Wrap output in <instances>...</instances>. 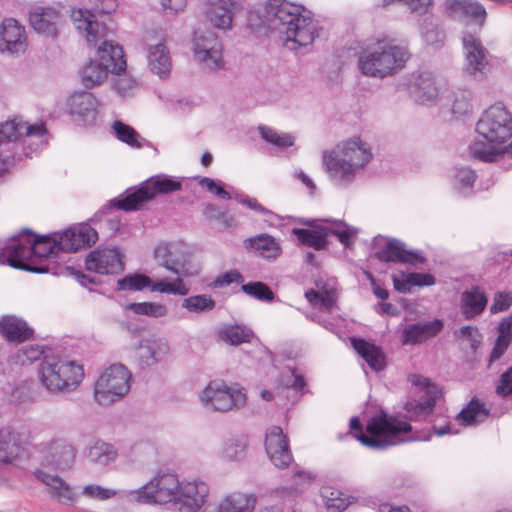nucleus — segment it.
<instances>
[{
    "instance_id": "f257e3e1",
    "label": "nucleus",
    "mask_w": 512,
    "mask_h": 512,
    "mask_svg": "<svg viewBox=\"0 0 512 512\" xmlns=\"http://www.w3.org/2000/svg\"><path fill=\"white\" fill-rule=\"evenodd\" d=\"M266 13L271 25L279 32L283 45L289 50L311 45L316 25L310 16L302 14V7L286 0H269Z\"/></svg>"
},
{
    "instance_id": "f03ea898",
    "label": "nucleus",
    "mask_w": 512,
    "mask_h": 512,
    "mask_svg": "<svg viewBox=\"0 0 512 512\" xmlns=\"http://www.w3.org/2000/svg\"><path fill=\"white\" fill-rule=\"evenodd\" d=\"M57 236H37L29 229H23L19 234L10 237L3 247H0V265H9L35 273L48 272L47 267L34 266L35 258H44L58 254Z\"/></svg>"
},
{
    "instance_id": "7ed1b4c3",
    "label": "nucleus",
    "mask_w": 512,
    "mask_h": 512,
    "mask_svg": "<svg viewBox=\"0 0 512 512\" xmlns=\"http://www.w3.org/2000/svg\"><path fill=\"white\" fill-rule=\"evenodd\" d=\"M476 132L483 140L470 145L471 156L483 162L497 161L498 147L512 137V113L502 103L491 105L477 121Z\"/></svg>"
},
{
    "instance_id": "20e7f679",
    "label": "nucleus",
    "mask_w": 512,
    "mask_h": 512,
    "mask_svg": "<svg viewBox=\"0 0 512 512\" xmlns=\"http://www.w3.org/2000/svg\"><path fill=\"white\" fill-rule=\"evenodd\" d=\"M352 435L363 445L376 450H383L403 442L413 440H429L430 436H413L412 426L394 416L381 413L370 419L363 432L361 423L357 417L350 420Z\"/></svg>"
},
{
    "instance_id": "39448f33",
    "label": "nucleus",
    "mask_w": 512,
    "mask_h": 512,
    "mask_svg": "<svg viewBox=\"0 0 512 512\" xmlns=\"http://www.w3.org/2000/svg\"><path fill=\"white\" fill-rule=\"evenodd\" d=\"M372 158L370 148L360 138L337 145L324 151L322 164L330 180L338 187H347Z\"/></svg>"
},
{
    "instance_id": "423d86ee",
    "label": "nucleus",
    "mask_w": 512,
    "mask_h": 512,
    "mask_svg": "<svg viewBox=\"0 0 512 512\" xmlns=\"http://www.w3.org/2000/svg\"><path fill=\"white\" fill-rule=\"evenodd\" d=\"M409 57L410 53L403 46L378 42L375 47L361 52L358 67L366 76L384 78L401 69Z\"/></svg>"
},
{
    "instance_id": "0eeeda50",
    "label": "nucleus",
    "mask_w": 512,
    "mask_h": 512,
    "mask_svg": "<svg viewBox=\"0 0 512 512\" xmlns=\"http://www.w3.org/2000/svg\"><path fill=\"white\" fill-rule=\"evenodd\" d=\"M42 386L50 393L75 390L84 377L83 367L74 361L44 356L38 370Z\"/></svg>"
},
{
    "instance_id": "6e6552de",
    "label": "nucleus",
    "mask_w": 512,
    "mask_h": 512,
    "mask_svg": "<svg viewBox=\"0 0 512 512\" xmlns=\"http://www.w3.org/2000/svg\"><path fill=\"white\" fill-rule=\"evenodd\" d=\"M181 188L182 182L178 178L158 174L143 181L137 188L127 189L123 197L115 198L111 203L119 210L136 211L156 195L170 194Z\"/></svg>"
},
{
    "instance_id": "1a4fd4ad",
    "label": "nucleus",
    "mask_w": 512,
    "mask_h": 512,
    "mask_svg": "<svg viewBox=\"0 0 512 512\" xmlns=\"http://www.w3.org/2000/svg\"><path fill=\"white\" fill-rule=\"evenodd\" d=\"M180 484L175 474L162 473L140 488L125 492V495L144 504H164L171 501L176 504Z\"/></svg>"
},
{
    "instance_id": "9d476101",
    "label": "nucleus",
    "mask_w": 512,
    "mask_h": 512,
    "mask_svg": "<svg viewBox=\"0 0 512 512\" xmlns=\"http://www.w3.org/2000/svg\"><path fill=\"white\" fill-rule=\"evenodd\" d=\"M131 374L122 364L107 368L95 383L94 397L100 405H109L130 390Z\"/></svg>"
},
{
    "instance_id": "9b49d317",
    "label": "nucleus",
    "mask_w": 512,
    "mask_h": 512,
    "mask_svg": "<svg viewBox=\"0 0 512 512\" xmlns=\"http://www.w3.org/2000/svg\"><path fill=\"white\" fill-rule=\"evenodd\" d=\"M206 409L226 412L241 409L246 405L247 396L242 388L230 387L223 381H211L200 394Z\"/></svg>"
},
{
    "instance_id": "f8f14e48",
    "label": "nucleus",
    "mask_w": 512,
    "mask_h": 512,
    "mask_svg": "<svg viewBox=\"0 0 512 512\" xmlns=\"http://www.w3.org/2000/svg\"><path fill=\"white\" fill-rule=\"evenodd\" d=\"M38 459L41 468H51L56 471H66L70 469L76 457V450L64 438H53L49 441L37 445Z\"/></svg>"
},
{
    "instance_id": "ddd939ff",
    "label": "nucleus",
    "mask_w": 512,
    "mask_h": 512,
    "mask_svg": "<svg viewBox=\"0 0 512 512\" xmlns=\"http://www.w3.org/2000/svg\"><path fill=\"white\" fill-rule=\"evenodd\" d=\"M462 45L465 58L464 73L475 80H483L490 67L489 51L481 39L470 32L463 33Z\"/></svg>"
},
{
    "instance_id": "4468645a",
    "label": "nucleus",
    "mask_w": 512,
    "mask_h": 512,
    "mask_svg": "<svg viewBox=\"0 0 512 512\" xmlns=\"http://www.w3.org/2000/svg\"><path fill=\"white\" fill-rule=\"evenodd\" d=\"M375 257L386 263H404L415 265L424 263L425 257L415 250H407L405 244L395 238L377 236L372 241Z\"/></svg>"
},
{
    "instance_id": "2eb2a0df",
    "label": "nucleus",
    "mask_w": 512,
    "mask_h": 512,
    "mask_svg": "<svg viewBox=\"0 0 512 512\" xmlns=\"http://www.w3.org/2000/svg\"><path fill=\"white\" fill-rule=\"evenodd\" d=\"M145 288H149L152 292L178 296H186L190 291L181 278H176L171 282L165 280L152 281L148 276L136 273L125 276L117 281L118 290L141 291Z\"/></svg>"
},
{
    "instance_id": "dca6fc26",
    "label": "nucleus",
    "mask_w": 512,
    "mask_h": 512,
    "mask_svg": "<svg viewBox=\"0 0 512 512\" xmlns=\"http://www.w3.org/2000/svg\"><path fill=\"white\" fill-rule=\"evenodd\" d=\"M222 44L212 31H197L193 39L195 60L211 71L223 67Z\"/></svg>"
},
{
    "instance_id": "f3484780",
    "label": "nucleus",
    "mask_w": 512,
    "mask_h": 512,
    "mask_svg": "<svg viewBox=\"0 0 512 512\" xmlns=\"http://www.w3.org/2000/svg\"><path fill=\"white\" fill-rule=\"evenodd\" d=\"M154 258L160 266L177 275V278L190 275L186 268L190 259V252L184 243H160L154 250Z\"/></svg>"
},
{
    "instance_id": "a211bd4d",
    "label": "nucleus",
    "mask_w": 512,
    "mask_h": 512,
    "mask_svg": "<svg viewBox=\"0 0 512 512\" xmlns=\"http://www.w3.org/2000/svg\"><path fill=\"white\" fill-rule=\"evenodd\" d=\"M85 268L100 275H116L123 272L124 256L116 247H99L85 258Z\"/></svg>"
},
{
    "instance_id": "6ab92c4d",
    "label": "nucleus",
    "mask_w": 512,
    "mask_h": 512,
    "mask_svg": "<svg viewBox=\"0 0 512 512\" xmlns=\"http://www.w3.org/2000/svg\"><path fill=\"white\" fill-rule=\"evenodd\" d=\"M413 383L422 389L423 395L418 399L408 401L404 408L409 415V420L420 421L428 417L436 404L439 390L428 378L414 376Z\"/></svg>"
},
{
    "instance_id": "aec40b11",
    "label": "nucleus",
    "mask_w": 512,
    "mask_h": 512,
    "mask_svg": "<svg viewBox=\"0 0 512 512\" xmlns=\"http://www.w3.org/2000/svg\"><path fill=\"white\" fill-rule=\"evenodd\" d=\"M35 477L46 486L49 497L63 506H74L78 500V493L63 478L51 474L44 469H36Z\"/></svg>"
},
{
    "instance_id": "412c9836",
    "label": "nucleus",
    "mask_w": 512,
    "mask_h": 512,
    "mask_svg": "<svg viewBox=\"0 0 512 512\" xmlns=\"http://www.w3.org/2000/svg\"><path fill=\"white\" fill-rule=\"evenodd\" d=\"M65 21L64 15L54 7H34L29 13L31 27L47 38L56 39L60 27Z\"/></svg>"
},
{
    "instance_id": "4be33fe9",
    "label": "nucleus",
    "mask_w": 512,
    "mask_h": 512,
    "mask_svg": "<svg viewBox=\"0 0 512 512\" xmlns=\"http://www.w3.org/2000/svg\"><path fill=\"white\" fill-rule=\"evenodd\" d=\"M28 46L24 26L14 18H5L0 24V52L22 54Z\"/></svg>"
},
{
    "instance_id": "5701e85b",
    "label": "nucleus",
    "mask_w": 512,
    "mask_h": 512,
    "mask_svg": "<svg viewBox=\"0 0 512 512\" xmlns=\"http://www.w3.org/2000/svg\"><path fill=\"white\" fill-rule=\"evenodd\" d=\"M265 449L271 462L279 469L288 467L293 461L288 438L279 426H272L267 430Z\"/></svg>"
},
{
    "instance_id": "b1692460",
    "label": "nucleus",
    "mask_w": 512,
    "mask_h": 512,
    "mask_svg": "<svg viewBox=\"0 0 512 512\" xmlns=\"http://www.w3.org/2000/svg\"><path fill=\"white\" fill-rule=\"evenodd\" d=\"M58 250L76 252L86 246H91L98 240L97 231L90 225L82 224L57 233Z\"/></svg>"
},
{
    "instance_id": "393cba45",
    "label": "nucleus",
    "mask_w": 512,
    "mask_h": 512,
    "mask_svg": "<svg viewBox=\"0 0 512 512\" xmlns=\"http://www.w3.org/2000/svg\"><path fill=\"white\" fill-rule=\"evenodd\" d=\"M209 494L207 483L201 480L185 481L180 484L176 504L180 512H198Z\"/></svg>"
},
{
    "instance_id": "a878e982",
    "label": "nucleus",
    "mask_w": 512,
    "mask_h": 512,
    "mask_svg": "<svg viewBox=\"0 0 512 512\" xmlns=\"http://www.w3.org/2000/svg\"><path fill=\"white\" fill-rule=\"evenodd\" d=\"M170 352L169 344L161 338H143L135 349L141 367H150L162 361Z\"/></svg>"
},
{
    "instance_id": "bb28decb",
    "label": "nucleus",
    "mask_w": 512,
    "mask_h": 512,
    "mask_svg": "<svg viewBox=\"0 0 512 512\" xmlns=\"http://www.w3.org/2000/svg\"><path fill=\"white\" fill-rule=\"evenodd\" d=\"M243 243L248 251L267 261H275L282 254L280 241L266 233L249 237Z\"/></svg>"
},
{
    "instance_id": "cd10ccee",
    "label": "nucleus",
    "mask_w": 512,
    "mask_h": 512,
    "mask_svg": "<svg viewBox=\"0 0 512 512\" xmlns=\"http://www.w3.org/2000/svg\"><path fill=\"white\" fill-rule=\"evenodd\" d=\"M443 329V322L434 319L425 323H413L407 325L402 331L401 343L403 345H415L435 337Z\"/></svg>"
},
{
    "instance_id": "c85d7f7f",
    "label": "nucleus",
    "mask_w": 512,
    "mask_h": 512,
    "mask_svg": "<svg viewBox=\"0 0 512 512\" xmlns=\"http://www.w3.org/2000/svg\"><path fill=\"white\" fill-rule=\"evenodd\" d=\"M488 303L486 293L479 286H472L461 293L460 310L465 319H473L484 312Z\"/></svg>"
},
{
    "instance_id": "c756f323",
    "label": "nucleus",
    "mask_w": 512,
    "mask_h": 512,
    "mask_svg": "<svg viewBox=\"0 0 512 512\" xmlns=\"http://www.w3.org/2000/svg\"><path fill=\"white\" fill-rule=\"evenodd\" d=\"M70 113L77 115L85 124L93 122L97 115V99L89 92H75L68 101Z\"/></svg>"
},
{
    "instance_id": "7c9ffc66",
    "label": "nucleus",
    "mask_w": 512,
    "mask_h": 512,
    "mask_svg": "<svg viewBox=\"0 0 512 512\" xmlns=\"http://www.w3.org/2000/svg\"><path fill=\"white\" fill-rule=\"evenodd\" d=\"M99 62L111 73L120 74L126 69L124 52L120 45L104 41L97 50Z\"/></svg>"
},
{
    "instance_id": "2f4dec72",
    "label": "nucleus",
    "mask_w": 512,
    "mask_h": 512,
    "mask_svg": "<svg viewBox=\"0 0 512 512\" xmlns=\"http://www.w3.org/2000/svg\"><path fill=\"white\" fill-rule=\"evenodd\" d=\"M235 5L233 0H209L206 14L211 24L218 29H230Z\"/></svg>"
},
{
    "instance_id": "473e14b6",
    "label": "nucleus",
    "mask_w": 512,
    "mask_h": 512,
    "mask_svg": "<svg viewBox=\"0 0 512 512\" xmlns=\"http://www.w3.org/2000/svg\"><path fill=\"white\" fill-rule=\"evenodd\" d=\"M0 334L10 342H24L33 336V330L21 318L7 315L0 319Z\"/></svg>"
},
{
    "instance_id": "72a5a7b5",
    "label": "nucleus",
    "mask_w": 512,
    "mask_h": 512,
    "mask_svg": "<svg viewBox=\"0 0 512 512\" xmlns=\"http://www.w3.org/2000/svg\"><path fill=\"white\" fill-rule=\"evenodd\" d=\"M71 18L75 28L84 36L88 43L94 44L101 38L99 33L100 25L95 19V15L86 9L73 10Z\"/></svg>"
},
{
    "instance_id": "f704fd0d",
    "label": "nucleus",
    "mask_w": 512,
    "mask_h": 512,
    "mask_svg": "<svg viewBox=\"0 0 512 512\" xmlns=\"http://www.w3.org/2000/svg\"><path fill=\"white\" fill-rule=\"evenodd\" d=\"M150 71L160 78H166L171 71V58L167 47L163 43L151 45L147 54Z\"/></svg>"
},
{
    "instance_id": "c9c22d12",
    "label": "nucleus",
    "mask_w": 512,
    "mask_h": 512,
    "mask_svg": "<svg viewBox=\"0 0 512 512\" xmlns=\"http://www.w3.org/2000/svg\"><path fill=\"white\" fill-rule=\"evenodd\" d=\"M351 343L372 370L381 371L385 368V356L380 347L361 338H351Z\"/></svg>"
},
{
    "instance_id": "e433bc0d",
    "label": "nucleus",
    "mask_w": 512,
    "mask_h": 512,
    "mask_svg": "<svg viewBox=\"0 0 512 512\" xmlns=\"http://www.w3.org/2000/svg\"><path fill=\"white\" fill-rule=\"evenodd\" d=\"M256 497L253 494L233 492L218 505V512H253Z\"/></svg>"
},
{
    "instance_id": "4c0bfd02",
    "label": "nucleus",
    "mask_w": 512,
    "mask_h": 512,
    "mask_svg": "<svg viewBox=\"0 0 512 512\" xmlns=\"http://www.w3.org/2000/svg\"><path fill=\"white\" fill-rule=\"evenodd\" d=\"M318 290L310 289L305 292V298L316 309L323 312H331L337 302V294L334 288L320 287Z\"/></svg>"
},
{
    "instance_id": "58836bf2",
    "label": "nucleus",
    "mask_w": 512,
    "mask_h": 512,
    "mask_svg": "<svg viewBox=\"0 0 512 512\" xmlns=\"http://www.w3.org/2000/svg\"><path fill=\"white\" fill-rule=\"evenodd\" d=\"M21 449L18 435L8 428L0 429V462L10 463Z\"/></svg>"
},
{
    "instance_id": "ea45409f",
    "label": "nucleus",
    "mask_w": 512,
    "mask_h": 512,
    "mask_svg": "<svg viewBox=\"0 0 512 512\" xmlns=\"http://www.w3.org/2000/svg\"><path fill=\"white\" fill-rule=\"evenodd\" d=\"M489 415L485 404L477 398L471 401L459 412L457 419L465 426L483 422Z\"/></svg>"
},
{
    "instance_id": "a19ab883",
    "label": "nucleus",
    "mask_w": 512,
    "mask_h": 512,
    "mask_svg": "<svg viewBox=\"0 0 512 512\" xmlns=\"http://www.w3.org/2000/svg\"><path fill=\"white\" fill-rule=\"evenodd\" d=\"M315 476L309 472L295 466L291 477V483L282 487V493L286 495H298L304 492L314 481Z\"/></svg>"
},
{
    "instance_id": "79ce46f5",
    "label": "nucleus",
    "mask_w": 512,
    "mask_h": 512,
    "mask_svg": "<svg viewBox=\"0 0 512 512\" xmlns=\"http://www.w3.org/2000/svg\"><path fill=\"white\" fill-rule=\"evenodd\" d=\"M109 71L97 61L88 62L81 71V82L86 88L102 84L108 77Z\"/></svg>"
},
{
    "instance_id": "37998d69",
    "label": "nucleus",
    "mask_w": 512,
    "mask_h": 512,
    "mask_svg": "<svg viewBox=\"0 0 512 512\" xmlns=\"http://www.w3.org/2000/svg\"><path fill=\"white\" fill-rule=\"evenodd\" d=\"M253 337V331L241 325L226 326L219 331V338L231 345L250 343Z\"/></svg>"
},
{
    "instance_id": "c03bdc74",
    "label": "nucleus",
    "mask_w": 512,
    "mask_h": 512,
    "mask_svg": "<svg viewBox=\"0 0 512 512\" xmlns=\"http://www.w3.org/2000/svg\"><path fill=\"white\" fill-rule=\"evenodd\" d=\"M323 232L308 230L303 228L293 229V234L304 245L314 248L315 250L325 249L327 246L326 236L328 229H323Z\"/></svg>"
},
{
    "instance_id": "a18cd8bd",
    "label": "nucleus",
    "mask_w": 512,
    "mask_h": 512,
    "mask_svg": "<svg viewBox=\"0 0 512 512\" xmlns=\"http://www.w3.org/2000/svg\"><path fill=\"white\" fill-rule=\"evenodd\" d=\"M421 33L428 45L440 47L443 45L446 34L445 31L434 22L432 17H425L421 23Z\"/></svg>"
},
{
    "instance_id": "49530a36",
    "label": "nucleus",
    "mask_w": 512,
    "mask_h": 512,
    "mask_svg": "<svg viewBox=\"0 0 512 512\" xmlns=\"http://www.w3.org/2000/svg\"><path fill=\"white\" fill-rule=\"evenodd\" d=\"M215 300L207 294H199L187 297L182 301V308L192 313L209 312L215 308Z\"/></svg>"
},
{
    "instance_id": "de8ad7c7",
    "label": "nucleus",
    "mask_w": 512,
    "mask_h": 512,
    "mask_svg": "<svg viewBox=\"0 0 512 512\" xmlns=\"http://www.w3.org/2000/svg\"><path fill=\"white\" fill-rule=\"evenodd\" d=\"M116 455L114 447L102 441H96L88 452L89 459L100 465H107L116 458Z\"/></svg>"
},
{
    "instance_id": "09e8293b",
    "label": "nucleus",
    "mask_w": 512,
    "mask_h": 512,
    "mask_svg": "<svg viewBox=\"0 0 512 512\" xmlns=\"http://www.w3.org/2000/svg\"><path fill=\"white\" fill-rule=\"evenodd\" d=\"M113 129L116 137L131 147L140 148L145 141V139L142 138L133 127L124 124L121 121H115Z\"/></svg>"
},
{
    "instance_id": "8fccbe9b",
    "label": "nucleus",
    "mask_w": 512,
    "mask_h": 512,
    "mask_svg": "<svg viewBox=\"0 0 512 512\" xmlns=\"http://www.w3.org/2000/svg\"><path fill=\"white\" fill-rule=\"evenodd\" d=\"M258 130L262 139L276 147L286 148L294 144V137L289 133H278L271 127L264 125L259 126Z\"/></svg>"
},
{
    "instance_id": "3c124183",
    "label": "nucleus",
    "mask_w": 512,
    "mask_h": 512,
    "mask_svg": "<svg viewBox=\"0 0 512 512\" xmlns=\"http://www.w3.org/2000/svg\"><path fill=\"white\" fill-rule=\"evenodd\" d=\"M126 309L138 315H145L153 318L164 317L167 314V308L164 304L153 302L129 303Z\"/></svg>"
},
{
    "instance_id": "603ef678",
    "label": "nucleus",
    "mask_w": 512,
    "mask_h": 512,
    "mask_svg": "<svg viewBox=\"0 0 512 512\" xmlns=\"http://www.w3.org/2000/svg\"><path fill=\"white\" fill-rule=\"evenodd\" d=\"M23 128L25 123L21 121L10 120L0 124V144L8 145L11 141H15L23 136Z\"/></svg>"
},
{
    "instance_id": "864d4df0",
    "label": "nucleus",
    "mask_w": 512,
    "mask_h": 512,
    "mask_svg": "<svg viewBox=\"0 0 512 512\" xmlns=\"http://www.w3.org/2000/svg\"><path fill=\"white\" fill-rule=\"evenodd\" d=\"M241 290L245 294L260 301L271 302L275 298L274 292L271 290V288L267 284L260 281L243 284L241 286Z\"/></svg>"
},
{
    "instance_id": "5fc2aeb1",
    "label": "nucleus",
    "mask_w": 512,
    "mask_h": 512,
    "mask_svg": "<svg viewBox=\"0 0 512 512\" xmlns=\"http://www.w3.org/2000/svg\"><path fill=\"white\" fill-rule=\"evenodd\" d=\"M42 356H46L43 346L38 344L26 345L17 351L14 360L17 364L28 365L39 360Z\"/></svg>"
},
{
    "instance_id": "6e6d98bb",
    "label": "nucleus",
    "mask_w": 512,
    "mask_h": 512,
    "mask_svg": "<svg viewBox=\"0 0 512 512\" xmlns=\"http://www.w3.org/2000/svg\"><path fill=\"white\" fill-rule=\"evenodd\" d=\"M416 96L419 101L427 102L436 98L438 91L430 75H421L416 83Z\"/></svg>"
},
{
    "instance_id": "4d7b16f0",
    "label": "nucleus",
    "mask_w": 512,
    "mask_h": 512,
    "mask_svg": "<svg viewBox=\"0 0 512 512\" xmlns=\"http://www.w3.org/2000/svg\"><path fill=\"white\" fill-rule=\"evenodd\" d=\"M472 111L471 92L458 89L453 94L452 113L456 116H464Z\"/></svg>"
},
{
    "instance_id": "13d9d810",
    "label": "nucleus",
    "mask_w": 512,
    "mask_h": 512,
    "mask_svg": "<svg viewBox=\"0 0 512 512\" xmlns=\"http://www.w3.org/2000/svg\"><path fill=\"white\" fill-rule=\"evenodd\" d=\"M487 18L488 13L485 6L477 0H469L464 19L470 20L479 29H482L487 22Z\"/></svg>"
},
{
    "instance_id": "bf43d9fd",
    "label": "nucleus",
    "mask_w": 512,
    "mask_h": 512,
    "mask_svg": "<svg viewBox=\"0 0 512 512\" xmlns=\"http://www.w3.org/2000/svg\"><path fill=\"white\" fill-rule=\"evenodd\" d=\"M246 447L244 438H230L224 443L223 455L230 460H240L244 457Z\"/></svg>"
},
{
    "instance_id": "052dcab7",
    "label": "nucleus",
    "mask_w": 512,
    "mask_h": 512,
    "mask_svg": "<svg viewBox=\"0 0 512 512\" xmlns=\"http://www.w3.org/2000/svg\"><path fill=\"white\" fill-rule=\"evenodd\" d=\"M434 0H382L381 6L387 7L392 4H403L408 7V9L417 14H426L428 10L432 7Z\"/></svg>"
},
{
    "instance_id": "680f3d73",
    "label": "nucleus",
    "mask_w": 512,
    "mask_h": 512,
    "mask_svg": "<svg viewBox=\"0 0 512 512\" xmlns=\"http://www.w3.org/2000/svg\"><path fill=\"white\" fill-rule=\"evenodd\" d=\"M279 384L285 388H292L295 391H302L306 386V381L302 375H299L293 369L283 371L279 377Z\"/></svg>"
},
{
    "instance_id": "e2e57ef3",
    "label": "nucleus",
    "mask_w": 512,
    "mask_h": 512,
    "mask_svg": "<svg viewBox=\"0 0 512 512\" xmlns=\"http://www.w3.org/2000/svg\"><path fill=\"white\" fill-rule=\"evenodd\" d=\"M469 0H443V13L450 19H464Z\"/></svg>"
},
{
    "instance_id": "0e129e2a",
    "label": "nucleus",
    "mask_w": 512,
    "mask_h": 512,
    "mask_svg": "<svg viewBox=\"0 0 512 512\" xmlns=\"http://www.w3.org/2000/svg\"><path fill=\"white\" fill-rule=\"evenodd\" d=\"M476 180V174L469 168H457L454 183L457 190L465 194V190L472 188Z\"/></svg>"
},
{
    "instance_id": "69168bd1",
    "label": "nucleus",
    "mask_w": 512,
    "mask_h": 512,
    "mask_svg": "<svg viewBox=\"0 0 512 512\" xmlns=\"http://www.w3.org/2000/svg\"><path fill=\"white\" fill-rule=\"evenodd\" d=\"M82 494L91 499L104 501L116 496L117 492L100 485L88 484L83 487Z\"/></svg>"
},
{
    "instance_id": "338daca9",
    "label": "nucleus",
    "mask_w": 512,
    "mask_h": 512,
    "mask_svg": "<svg viewBox=\"0 0 512 512\" xmlns=\"http://www.w3.org/2000/svg\"><path fill=\"white\" fill-rule=\"evenodd\" d=\"M512 305V292H499L490 307L492 314L507 310Z\"/></svg>"
},
{
    "instance_id": "774afa93",
    "label": "nucleus",
    "mask_w": 512,
    "mask_h": 512,
    "mask_svg": "<svg viewBox=\"0 0 512 512\" xmlns=\"http://www.w3.org/2000/svg\"><path fill=\"white\" fill-rule=\"evenodd\" d=\"M496 392L502 397L512 395V366L509 367L499 379V383L496 386Z\"/></svg>"
}]
</instances>
